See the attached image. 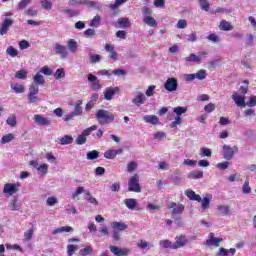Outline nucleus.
Returning a JSON list of instances; mask_svg holds the SVG:
<instances>
[{
  "label": "nucleus",
  "instance_id": "nucleus-1",
  "mask_svg": "<svg viewBox=\"0 0 256 256\" xmlns=\"http://www.w3.org/2000/svg\"><path fill=\"white\" fill-rule=\"evenodd\" d=\"M96 119L100 125H107L115 121V115L107 110L100 109L96 112Z\"/></svg>",
  "mask_w": 256,
  "mask_h": 256
},
{
  "label": "nucleus",
  "instance_id": "nucleus-2",
  "mask_svg": "<svg viewBox=\"0 0 256 256\" xmlns=\"http://www.w3.org/2000/svg\"><path fill=\"white\" fill-rule=\"evenodd\" d=\"M39 86L31 84L28 89V103L34 104L39 103L41 98H39Z\"/></svg>",
  "mask_w": 256,
  "mask_h": 256
},
{
  "label": "nucleus",
  "instance_id": "nucleus-3",
  "mask_svg": "<svg viewBox=\"0 0 256 256\" xmlns=\"http://www.w3.org/2000/svg\"><path fill=\"white\" fill-rule=\"evenodd\" d=\"M222 151H223V157L226 161H231V159H233V157H235V154L239 153V147L237 145L231 147L227 144H225L222 147Z\"/></svg>",
  "mask_w": 256,
  "mask_h": 256
},
{
  "label": "nucleus",
  "instance_id": "nucleus-4",
  "mask_svg": "<svg viewBox=\"0 0 256 256\" xmlns=\"http://www.w3.org/2000/svg\"><path fill=\"white\" fill-rule=\"evenodd\" d=\"M128 191L133 193H141V186L139 185V174L130 177L128 182Z\"/></svg>",
  "mask_w": 256,
  "mask_h": 256
},
{
  "label": "nucleus",
  "instance_id": "nucleus-5",
  "mask_svg": "<svg viewBox=\"0 0 256 256\" xmlns=\"http://www.w3.org/2000/svg\"><path fill=\"white\" fill-rule=\"evenodd\" d=\"M207 57V52L202 51L199 52L198 55H196L195 53H191L189 56L184 58V61H186V63H203V59H205Z\"/></svg>",
  "mask_w": 256,
  "mask_h": 256
},
{
  "label": "nucleus",
  "instance_id": "nucleus-6",
  "mask_svg": "<svg viewBox=\"0 0 256 256\" xmlns=\"http://www.w3.org/2000/svg\"><path fill=\"white\" fill-rule=\"evenodd\" d=\"M82 105H83V101L78 100L74 107V111H72L69 114L64 115V117H63L64 121H71L73 119V117H79V115H81V113H83V108H81Z\"/></svg>",
  "mask_w": 256,
  "mask_h": 256
},
{
  "label": "nucleus",
  "instance_id": "nucleus-7",
  "mask_svg": "<svg viewBox=\"0 0 256 256\" xmlns=\"http://www.w3.org/2000/svg\"><path fill=\"white\" fill-rule=\"evenodd\" d=\"M177 87H179V82L175 77L168 78L164 83V89L168 91V93H174V91H177Z\"/></svg>",
  "mask_w": 256,
  "mask_h": 256
},
{
  "label": "nucleus",
  "instance_id": "nucleus-8",
  "mask_svg": "<svg viewBox=\"0 0 256 256\" xmlns=\"http://www.w3.org/2000/svg\"><path fill=\"white\" fill-rule=\"evenodd\" d=\"M19 187H21L20 184L7 183L4 185L3 193L10 196L15 195L19 191Z\"/></svg>",
  "mask_w": 256,
  "mask_h": 256
},
{
  "label": "nucleus",
  "instance_id": "nucleus-9",
  "mask_svg": "<svg viewBox=\"0 0 256 256\" xmlns=\"http://www.w3.org/2000/svg\"><path fill=\"white\" fill-rule=\"evenodd\" d=\"M33 119L36 125H40L42 127H49V125H51V119L46 118L43 115L36 114L34 115Z\"/></svg>",
  "mask_w": 256,
  "mask_h": 256
},
{
  "label": "nucleus",
  "instance_id": "nucleus-10",
  "mask_svg": "<svg viewBox=\"0 0 256 256\" xmlns=\"http://www.w3.org/2000/svg\"><path fill=\"white\" fill-rule=\"evenodd\" d=\"M147 101V96L143 94V92H136L135 96L132 99L133 105L136 107H141Z\"/></svg>",
  "mask_w": 256,
  "mask_h": 256
},
{
  "label": "nucleus",
  "instance_id": "nucleus-11",
  "mask_svg": "<svg viewBox=\"0 0 256 256\" xmlns=\"http://www.w3.org/2000/svg\"><path fill=\"white\" fill-rule=\"evenodd\" d=\"M189 243L185 235H180L175 237V242L173 243V249H179L185 247Z\"/></svg>",
  "mask_w": 256,
  "mask_h": 256
},
{
  "label": "nucleus",
  "instance_id": "nucleus-12",
  "mask_svg": "<svg viewBox=\"0 0 256 256\" xmlns=\"http://www.w3.org/2000/svg\"><path fill=\"white\" fill-rule=\"evenodd\" d=\"M111 253L116 256H127L129 253H131V250L129 248H119L117 246H110L109 247Z\"/></svg>",
  "mask_w": 256,
  "mask_h": 256
},
{
  "label": "nucleus",
  "instance_id": "nucleus-13",
  "mask_svg": "<svg viewBox=\"0 0 256 256\" xmlns=\"http://www.w3.org/2000/svg\"><path fill=\"white\" fill-rule=\"evenodd\" d=\"M88 82L90 83L91 89H93V91H99V89H101V81L97 79V76L88 74Z\"/></svg>",
  "mask_w": 256,
  "mask_h": 256
},
{
  "label": "nucleus",
  "instance_id": "nucleus-14",
  "mask_svg": "<svg viewBox=\"0 0 256 256\" xmlns=\"http://www.w3.org/2000/svg\"><path fill=\"white\" fill-rule=\"evenodd\" d=\"M232 100L234 101V103H236L237 107H246L245 96H243L239 92H233Z\"/></svg>",
  "mask_w": 256,
  "mask_h": 256
},
{
  "label": "nucleus",
  "instance_id": "nucleus-15",
  "mask_svg": "<svg viewBox=\"0 0 256 256\" xmlns=\"http://www.w3.org/2000/svg\"><path fill=\"white\" fill-rule=\"evenodd\" d=\"M223 242L222 238H216L215 234L210 233L209 238L206 240V245L208 247H219V243Z\"/></svg>",
  "mask_w": 256,
  "mask_h": 256
},
{
  "label": "nucleus",
  "instance_id": "nucleus-16",
  "mask_svg": "<svg viewBox=\"0 0 256 256\" xmlns=\"http://www.w3.org/2000/svg\"><path fill=\"white\" fill-rule=\"evenodd\" d=\"M11 25H13V20L11 18H5L0 24V35H7V31H9Z\"/></svg>",
  "mask_w": 256,
  "mask_h": 256
},
{
  "label": "nucleus",
  "instance_id": "nucleus-17",
  "mask_svg": "<svg viewBox=\"0 0 256 256\" xmlns=\"http://www.w3.org/2000/svg\"><path fill=\"white\" fill-rule=\"evenodd\" d=\"M54 50L56 55H61L62 58L67 57V55H69V53L67 52V47H65L64 45H61L59 43H56L54 45Z\"/></svg>",
  "mask_w": 256,
  "mask_h": 256
},
{
  "label": "nucleus",
  "instance_id": "nucleus-18",
  "mask_svg": "<svg viewBox=\"0 0 256 256\" xmlns=\"http://www.w3.org/2000/svg\"><path fill=\"white\" fill-rule=\"evenodd\" d=\"M123 153V149H109L104 153V157L105 159H115V157H117V155H122Z\"/></svg>",
  "mask_w": 256,
  "mask_h": 256
},
{
  "label": "nucleus",
  "instance_id": "nucleus-19",
  "mask_svg": "<svg viewBox=\"0 0 256 256\" xmlns=\"http://www.w3.org/2000/svg\"><path fill=\"white\" fill-rule=\"evenodd\" d=\"M118 91H119V87L106 88V90L104 91V99H106V101H111V99H113V95H115V93H118Z\"/></svg>",
  "mask_w": 256,
  "mask_h": 256
},
{
  "label": "nucleus",
  "instance_id": "nucleus-20",
  "mask_svg": "<svg viewBox=\"0 0 256 256\" xmlns=\"http://www.w3.org/2000/svg\"><path fill=\"white\" fill-rule=\"evenodd\" d=\"M185 195L190 201H198V203H201V196L196 194L195 191L188 189L185 191Z\"/></svg>",
  "mask_w": 256,
  "mask_h": 256
},
{
  "label": "nucleus",
  "instance_id": "nucleus-21",
  "mask_svg": "<svg viewBox=\"0 0 256 256\" xmlns=\"http://www.w3.org/2000/svg\"><path fill=\"white\" fill-rule=\"evenodd\" d=\"M85 5H87L89 9H97V11H101V9H103V4L101 2L93 0H86Z\"/></svg>",
  "mask_w": 256,
  "mask_h": 256
},
{
  "label": "nucleus",
  "instance_id": "nucleus-22",
  "mask_svg": "<svg viewBox=\"0 0 256 256\" xmlns=\"http://www.w3.org/2000/svg\"><path fill=\"white\" fill-rule=\"evenodd\" d=\"M34 83L32 85H36V87L45 85V78L43 77V74L41 72L36 73L33 77Z\"/></svg>",
  "mask_w": 256,
  "mask_h": 256
},
{
  "label": "nucleus",
  "instance_id": "nucleus-23",
  "mask_svg": "<svg viewBox=\"0 0 256 256\" xmlns=\"http://www.w3.org/2000/svg\"><path fill=\"white\" fill-rule=\"evenodd\" d=\"M74 229L71 226H62L52 231V235H59V233H71Z\"/></svg>",
  "mask_w": 256,
  "mask_h": 256
},
{
  "label": "nucleus",
  "instance_id": "nucleus-24",
  "mask_svg": "<svg viewBox=\"0 0 256 256\" xmlns=\"http://www.w3.org/2000/svg\"><path fill=\"white\" fill-rule=\"evenodd\" d=\"M10 88L12 89V91H14V93H17V94L25 93V86L17 82L11 83Z\"/></svg>",
  "mask_w": 256,
  "mask_h": 256
},
{
  "label": "nucleus",
  "instance_id": "nucleus-25",
  "mask_svg": "<svg viewBox=\"0 0 256 256\" xmlns=\"http://www.w3.org/2000/svg\"><path fill=\"white\" fill-rule=\"evenodd\" d=\"M117 23L121 29H127L131 27V20H129V18H119Z\"/></svg>",
  "mask_w": 256,
  "mask_h": 256
},
{
  "label": "nucleus",
  "instance_id": "nucleus-26",
  "mask_svg": "<svg viewBox=\"0 0 256 256\" xmlns=\"http://www.w3.org/2000/svg\"><path fill=\"white\" fill-rule=\"evenodd\" d=\"M111 227L112 229H117L118 231H125V229L129 228V226L123 222H112Z\"/></svg>",
  "mask_w": 256,
  "mask_h": 256
},
{
  "label": "nucleus",
  "instance_id": "nucleus-27",
  "mask_svg": "<svg viewBox=\"0 0 256 256\" xmlns=\"http://www.w3.org/2000/svg\"><path fill=\"white\" fill-rule=\"evenodd\" d=\"M143 121L151 123L152 125H157V123H159V118L156 115H146L143 117Z\"/></svg>",
  "mask_w": 256,
  "mask_h": 256
},
{
  "label": "nucleus",
  "instance_id": "nucleus-28",
  "mask_svg": "<svg viewBox=\"0 0 256 256\" xmlns=\"http://www.w3.org/2000/svg\"><path fill=\"white\" fill-rule=\"evenodd\" d=\"M85 201H87L91 205H99V201H97V198L93 197V194L89 191L85 193Z\"/></svg>",
  "mask_w": 256,
  "mask_h": 256
},
{
  "label": "nucleus",
  "instance_id": "nucleus-29",
  "mask_svg": "<svg viewBox=\"0 0 256 256\" xmlns=\"http://www.w3.org/2000/svg\"><path fill=\"white\" fill-rule=\"evenodd\" d=\"M219 28L221 31H233V26L227 20H222L220 22Z\"/></svg>",
  "mask_w": 256,
  "mask_h": 256
},
{
  "label": "nucleus",
  "instance_id": "nucleus-30",
  "mask_svg": "<svg viewBox=\"0 0 256 256\" xmlns=\"http://www.w3.org/2000/svg\"><path fill=\"white\" fill-rule=\"evenodd\" d=\"M143 23L148 25L149 27H157V20L151 16H145L143 18Z\"/></svg>",
  "mask_w": 256,
  "mask_h": 256
},
{
  "label": "nucleus",
  "instance_id": "nucleus-31",
  "mask_svg": "<svg viewBox=\"0 0 256 256\" xmlns=\"http://www.w3.org/2000/svg\"><path fill=\"white\" fill-rule=\"evenodd\" d=\"M188 179H203V171H191L190 173H188Z\"/></svg>",
  "mask_w": 256,
  "mask_h": 256
},
{
  "label": "nucleus",
  "instance_id": "nucleus-32",
  "mask_svg": "<svg viewBox=\"0 0 256 256\" xmlns=\"http://www.w3.org/2000/svg\"><path fill=\"white\" fill-rule=\"evenodd\" d=\"M60 145H71L73 143V136L71 135H64L62 138L59 139Z\"/></svg>",
  "mask_w": 256,
  "mask_h": 256
},
{
  "label": "nucleus",
  "instance_id": "nucleus-33",
  "mask_svg": "<svg viewBox=\"0 0 256 256\" xmlns=\"http://www.w3.org/2000/svg\"><path fill=\"white\" fill-rule=\"evenodd\" d=\"M67 47L70 53H77V41L75 39L68 40Z\"/></svg>",
  "mask_w": 256,
  "mask_h": 256
},
{
  "label": "nucleus",
  "instance_id": "nucleus-34",
  "mask_svg": "<svg viewBox=\"0 0 256 256\" xmlns=\"http://www.w3.org/2000/svg\"><path fill=\"white\" fill-rule=\"evenodd\" d=\"M60 12L64 13V15H69L70 17H77L79 15V10H71L69 8H62Z\"/></svg>",
  "mask_w": 256,
  "mask_h": 256
},
{
  "label": "nucleus",
  "instance_id": "nucleus-35",
  "mask_svg": "<svg viewBox=\"0 0 256 256\" xmlns=\"http://www.w3.org/2000/svg\"><path fill=\"white\" fill-rule=\"evenodd\" d=\"M200 203H202L203 211L209 209V205H211V195H207L203 199H201Z\"/></svg>",
  "mask_w": 256,
  "mask_h": 256
},
{
  "label": "nucleus",
  "instance_id": "nucleus-36",
  "mask_svg": "<svg viewBox=\"0 0 256 256\" xmlns=\"http://www.w3.org/2000/svg\"><path fill=\"white\" fill-rule=\"evenodd\" d=\"M83 193H84V195H85L86 193H89V190H85V188H84L83 186L78 187V188L75 190V192L72 193V199H73V201H75V199H77L78 195H81V194H83Z\"/></svg>",
  "mask_w": 256,
  "mask_h": 256
},
{
  "label": "nucleus",
  "instance_id": "nucleus-37",
  "mask_svg": "<svg viewBox=\"0 0 256 256\" xmlns=\"http://www.w3.org/2000/svg\"><path fill=\"white\" fill-rule=\"evenodd\" d=\"M40 5L46 11H51L53 9V2H51V0H40Z\"/></svg>",
  "mask_w": 256,
  "mask_h": 256
},
{
  "label": "nucleus",
  "instance_id": "nucleus-38",
  "mask_svg": "<svg viewBox=\"0 0 256 256\" xmlns=\"http://www.w3.org/2000/svg\"><path fill=\"white\" fill-rule=\"evenodd\" d=\"M125 205L128 209H130L131 211H133V209H135V207H137V200L133 199V198H127L125 200Z\"/></svg>",
  "mask_w": 256,
  "mask_h": 256
},
{
  "label": "nucleus",
  "instance_id": "nucleus-39",
  "mask_svg": "<svg viewBox=\"0 0 256 256\" xmlns=\"http://www.w3.org/2000/svg\"><path fill=\"white\" fill-rule=\"evenodd\" d=\"M185 211V206L183 204H176V207L172 210V216L181 215Z\"/></svg>",
  "mask_w": 256,
  "mask_h": 256
},
{
  "label": "nucleus",
  "instance_id": "nucleus-40",
  "mask_svg": "<svg viewBox=\"0 0 256 256\" xmlns=\"http://www.w3.org/2000/svg\"><path fill=\"white\" fill-rule=\"evenodd\" d=\"M160 247H163V249H173V242L170 240H160L159 242Z\"/></svg>",
  "mask_w": 256,
  "mask_h": 256
},
{
  "label": "nucleus",
  "instance_id": "nucleus-41",
  "mask_svg": "<svg viewBox=\"0 0 256 256\" xmlns=\"http://www.w3.org/2000/svg\"><path fill=\"white\" fill-rule=\"evenodd\" d=\"M154 139H156V141H165V139H167V134L163 131H158L154 133Z\"/></svg>",
  "mask_w": 256,
  "mask_h": 256
},
{
  "label": "nucleus",
  "instance_id": "nucleus-42",
  "mask_svg": "<svg viewBox=\"0 0 256 256\" xmlns=\"http://www.w3.org/2000/svg\"><path fill=\"white\" fill-rule=\"evenodd\" d=\"M195 79H199V81H203V79H207V70H199L197 73L194 74Z\"/></svg>",
  "mask_w": 256,
  "mask_h": 256
},
{
  "label": "nucleus",
  "instance_id": "nucleus-43",
  "mask_svg": "<svg viewBox=\"0 0 256 256\" xmlns=\"http://www.w3.org/2000/svg\"><path fill=\"white\" fill-rule=\"evenodd\" d=\"M125 3H127V0H115L114 4L110 5V9L116 11V9H119V7Z\"/></svg>",
  "mask_w": 256,
  "mask_h": 256
},
{
  "label": "nucleus",
  "instance_id": "nucleus-44",
  "mask_svg": "<svg viewBox=\"0 0 256 256\" xmlns=\"http://www.w3.org/2000/svg\"><path fill=\"white\" fill-rule=\"evenodd\" d=\"M101 25V16L96 15L90 22V27L97 28Z\"/></svg>",
  "mask_w": 256,
  "mask_h": 256
},
{
  "label": "nucleus",
  "instance_id": "nucleus-45",
  "mask_svg": "<svg viewBox=\"0 0 256 256\" xmlns=\"http://www.w3.org/2000/svg\"><path fill=\"white\" fill-rule=\"evenodd\" d=\"M28 74H29V72L27 70L21 69V70L16 71L15 77H16V79H25Z\"/></svg>",
  "mask_w": 256,
  "mask_h": 256
},
{
  "label": "nucleus",
  "instance_id": "nucleus-46",
  "mask_svg": "<svg viewBox=\"0 0 256 256\" xmlns=\"http://www.w3.org/2000/svg\"><path fill=\"white\" fill-rule=\"evenodd\" d=\"M88 161H93L95 159H99V152L97 150H93L87 153Z\"/></svg>",
  "mask_w": 256,
  "mask_h": 256
},
{
  "label": "nucleus",
  "instance_id": "nucleus-47",
  "mask_svg": "<svg viewBox=\"0 0 256 256\" xmlns=\"http://www.w3.org/2000/svg\"><path fill=\"white\" fill-rule=\"evenodd\" d=\"M13 139H15V136H13L12 133L4 135L1 139V143H2V145H5L7 143H11V141H13Z\"/></svg>",
  "mask_w": 256,
  "mask_h": 256
},
{
  "label": "nucleus",
  "instance_id": "nucleus-48",
  "mask_svg": "<svg viewBox=\"0 0 256 256\" xmlns=\"http://www.w3.org/2000/svg\"><path fill=\"white\" fill-rule=\"evenodd\" d=\"M92 253H93V247L91 246H86L84 249H81L79 251V255L81 256L91 255Z\"/></svg>",
  "mask_w": 256,
  "mask_h": 256
},
{
  "label": "nucleus",
  "instance_id": "nucleus-49",
  "mask_svg": "<svg viewBox=\"0 0 256 256\" xmlns=\"http://www.w3.org/2000/svg\"><path fill=\"white\" fill-rule=\"evenodd\" d=\"M6 53H7V55H10V57H17V55H19V51L17 49H15V47H13V46H9L6 49Z\"/></svg>",
  "mask_w": 256,
  "mask_h": 256
},
{
  "label": "nucleus",
  "instance_id": "nucleus-50",
  "mask_svg": "<svg viewBox=\"0 0 256 256\" xmlns=\"http://www.w3.org/2000/svg\"><path fill=\"white\" fill-rule=\"evenodd\" d=\"M98 126L97 125H93L90 126L89 128H86L85 130L82 131V134L86 137H89V135H91V133H93V131H97Z\"/></svg>",
  "mask_w": 256,
  "mask_h": 256
},
{
  "label": "nucleus",
  "instance_id": "nucleus-51",
  "mask_svg": "<svg viewBox=\"0 0 256 256\" xmlns=\"http://www.w3.org/2000/svg\"><path fill=\"white\" fill-rule=\"evenodd\" d=\"M218 211H220L221 215L227 217V215H229L230 208L226 205H220L218 206Z\"/></svg>",
  "mask_w": 256,
  "mask_h": 256
},
{
  "label": "nucleus",
  "instance_id": "nucleus-52",
  "mask_svg": "<svg viewBox=\"0 0 256 256\" xmlns=\"http://www.w3.org/2000/svg\"><path fill=\"white\" fill-rule=\"evenodd\" d=\"M173 111L177 115V117H181V115L187 113V107L178 106V107L174 108Z\"/></svg>",
  "mask_w": 256,
  "mask_h": 256
},
{
  "label": "nucleus",
  "instance_id": "nucleus-53",
  "mask_svg": "<svg viewBox=\"0 0 256 256\" xmlns=\"http://www.w3.org/2000/svg\"><path fill=\"white\" fill-rule=\"evenodd\" d=\"M6 123L10 127H15V125H17V117H15V114H12L10 117H8Z\"/></svg>",
  "mask_w": 256,
  "mask_h": 256
},
{
  "label": "nucleus",
  "instance_id": "nucleus-54",
  "mask_svg": "<svg viewBox=\"0 0 256 256\" xmlns=\"http://www.w3.org/2000/svg\"><path fill=\"white\" fill-rule=\"evenodd\" d=\"M242 193H244V195H249V193H251V186H249V180H245L242 186Z\"/></svg>",
  "mask_w": 256,
  "mask_h": 256
},
{
  "label": "nucleus",
  "instance_id": "nucleus-55",
  "mask_svg": "<svg viewBox=\"0 0 256 256\" xmlns=\"http://www.w3.org/2000/svg\"><path fill=\"white\" fill-rule=\"evenodd\" d=\"M181 123H183L181 116H176L174 121L171 122L170 127H171V129H176L177 125H181Z\"/></svg>",
  "mask_w": 256,
  "mask_h": 256
},
{
  "label": "nucleus",
  "instance_id": "nucleus-56",
  "mask_svg": "<svg viewBox=\"0 0 256 256\" xmlns=\"http://www.w3.org/2000/svg\"><path fill=\"white\" fill-rule=\"evenodd\" d=\"M27 5H31V0H22L17 6V10L23 11Z\"/></svg>",
  "mask_w": 256,
  "mask_h": 256
},
{
  "label": "nucleus",
  "instance_id": "nucleus-57",
  "mask_svg": "<svg viewBox=\"0 0 256 256\" xmlns=\"http://www.w3.org/2000/svg\"><path fill=\"white\" fill-rule=\"evenodd\" d=\"M212 154H213V152H211V149H209V148L203 147L200 149L201 157H211Z\"/></svg>",
  "mask_w": 256,
  "mask_h": 256
},
{
  "label": "nucleus",
  "instance_id": "nucleus-58",
  "mask_svg": "<svg viewBox=\"0 0 256 256\" xmlns=\"http://www.w3.org/2000/svg\"><path fill=\"white\" fill-rule=\"evenodd\" d=\"M8 209H10V211H18L19 210V205H17V199H13L10 201V203L8 205Z\"/></svg>",
  "mask_w": 256,
  "mask_h": 256
},
{
  "label": "nucleus",
  "instance_id": "nucleus-59",
  "mask_svg": "<svg viewBox=\"0 0 256 256\" xmlns=\"http://www.w3.org/2000/svg\"><path fill=\"white\" fill-rule=\"evenodd\" d=\"M35 233V228H30L28 231L24 233V237L26 241H31L33 239V234Z\"/></svg>",
  "mask_w": 256,
  "mask_h": 256
},
{
  "label": "nucleus",
  "instance_id": "nucleus-60",
  "mask_svg": "<svg viewBox=\"0 0 256 256\" xmlns=\"http://www.w3.org/2000/svg\"><path fill=\"white\" fill-rule=\"evenodd\" d=\"M77 249H79V246L77 245H73V244H69L67 246V253L69 256H73V254L75 253V251H77Z\"/></svg>",
  "mask_w": 256,
  "mask_h": 256
},
{
  "label": "nucleus",
  "instance_id": "nucleus-61",
  "mask_svg": "<svg viewBox=\"0 0 256 256\" xmlns=\"http://www.w3.org/2000/svg\"><path fill=\"white\" fill-rule=\"evenodd\" d=\"M54 77L55 79H64L65 70H63V68L57 69L56 72L54 73Z\"/></svg>",
  "mask_w": 256,
  "mask_h": 256
},
{
  "label": "nucleus",
  "instance_id": "nucleus-62",
  "mask_svg": "<svg viewBox=\"0 0 256 256\" xmlns=\"http://www.w3.org/2000/svg\"><path fill=\"white\" fill-rule=\"evenodd\" d=\"M202 11H209L210 4L207 0H198Z\"/></svg>",
  "mask_w": 256,
  "mask_h": 256
},
{
  "label": "nucleus",
  "instance_id": "nucleus-63",
  "mask_svg": "<svg viewBox=\"0 0 256 256\" xmlns=\"http://www.w3.org/2000/svg\"><path fill=\"white\" fill-rule=\"evenodd\" d=\"M87 143V137L83 134L79 135L76 139V145H85Z\"/></svg>",
  "mask_w": 256,
  "mask_h": 256
},
{
  "label": "nucleus",
  "instance_id": "nucleus-64",
  "mask_svg": "<svg viewBox=\"0 0 256 256\" xmlns=\"http://www.w3.org/2000/svg\"><path fill=\"white\" fill-rule=\"evenodd\" d=\"M246 107H255L256 106V96L250 97L248 102H245Z\"/></svg>",
  "mask_w": 256,
  "mask_h": 256
}]
</instances>
